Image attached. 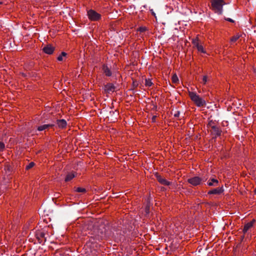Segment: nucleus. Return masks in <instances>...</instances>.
Wrapping results in <instances>:
<instances>
[{"mask_svg":"<svg viewBox=\"0 0 256 256\" xmlns=\"http://www.w3.org/2000/svg\"><path fill=\"white\" fill-rule=\"evenodd\" d=\"M58 125L60 128H64L66 126V122L64 120H58Z\"/></svg>","mask_w":256,"mask_h":256,"instance_id":"obj_9","label":"nucleus"},{"mask_svg":"<svg viewBox=\"0 0 256 256\" xmlns=\"http://www.w3.org/2000/svg\"><path fill=\"white\" fill-rule=\"evenodd\" d=\"M156 118V116H153V117L152 118V122H154Z\"/></svg>","mask_w":256,"mask_h":256,"instance_id":"obj_30","label":"nucleus"},{"mask_svg":"<svg viewBox=\"0 0 256 256\" xmlns=\"http://www.w3.org/2000/svg\"><path fill=\"white\" fill-rule=\"evenodd\" d=\"M146 214H148L150 212V206H147L146 208Z\"/></svg>","mask_w":256,"mask_h":256,"instance_id":"obj_26","label":"nucleus"},{"mask_svg":"<svg viewBox=\"0 0 256 256\" xmlns=\"http://www.w3.org/2000/svg\"><path fill=\"white\" fill-rule=\"evenodd\" d=\"M53 126L52 124H46L40 126H39L38 128V130L42 131L48 128H52Z\"/></svg>","mask_w":256,"mask_h":256,"instance_id":"obj_10","label":"nucleus"},{"mask_svg":"<svg viewBox=\"0 0 256 256\" xmlns=\"http://www.w3.org/2000/svg\"><path fill=\"white\" fill-rule=\"evenodd\" d=\"M172 83L174 84H178L179 82L178 78L176 74H174L172 77Z\"/></svg>","mask_w":256,"mask_h":256,"instance_id":"obj_16","label":"nucleus"},{"mask_svg":"<svg viewBox=\"0 0 256 256\" xmlns=\"http://www.w3.org/2000/svg\"><path fill=\"white\" fill-rule=\"evenodd\" d=\"M207 178L202 177L200 178L198 176H194L190 178H188V182L194 186H197L202 184V182H206L207 180Z\"/></svg>","mask_w":256,"mask_h":256,"instance_id":"obj_3","label":"nucleus"},{"mask_svg":"<svg viewBox=\"0 0 256 256\" xmlns=\"http://www.w3.org/2000/svg\"><path fill=\"white\" fill-rule=\"evenodd\" d=\"M253 222H248L244 226L243 231L244 232H246L250 228L252 227Z\"/></svg>","mask_w":256,"mask_h":256,"instance_id":"obj_13","label":"nucleus"},{"mask_svg":"<svg viewBox=\"0 0 256 256\" xmlns=\"http://www.w3.org/2000/svg\"><path fill=\"white\" fill-rule=\"evenodd\" d=\"M116 87L112 84H108L104 86V90L106 92L110 93L115 90Z\"/></svg>","mask_w":256,"mask_h":256,"instance_id":"obj_5","label":"nucleus"},{"mask_svg":"<svg viewBox=\"0 0 256 256\" xmlns=\"http://www.w3.org/2000/svg\"><path fill=\"white\" fill-rule=\"evenodd\" d=\"M212 6L215 12L218 14L222 13V6L226 4L224 0H212Z\"/></svg>","mask_w":256,"mask_h":256,"instance_id":"obj_2","label":"nucleus"},{"mask_svg":"<svg viewBox=\"0 0 256 256\" xmlns=\"http://www.w3.org/2000/svg\"><path fill=\"white\" fill-rule=\"evenodd\" d=\"M227 20H228V21H229V22H234V21H233V20H232V19H230V18H228Z\"/></svg>","mask_w":256,"mask_h":256,"instance_id":"obj_32","label":"nucleus"},{"mask_svg":"<svg viewBox=\"0 0 256 256\" xmlns=\"http://www.w3.org/2000/svg\"><path fill=\"white\" fill-rule=\"evenodd\" d=\"M224 192V189L222 187L217 188H214L211 190H210L208 192V194H222Z\"/></svg>","mask_w":256,"mask_h":256,"instance_id":"obj_6","label":"nucleus"},{"mask_svg":"<svg viewBox=\"0 0 256 256\" xmlns=\"http://www.w3.org/2000/svg\"><path fill=\"white\" fill-rule=\"evenodd\" d=\"M0 4H1V2H0Z\"/></svg>","mask_w":256,"mask_h":256,"instance_id":"obj_34","label":"nucleus"},{"mask_svg":"<svg viewBox=\"0 0 256 256\" xmlns=\"http://www.w3.org/2000/svg\"><path fill=\"white\" fill-rule=\"evenodd\" d=\"M4 148V144L3 142H0V152L2 151Z\"/></svg>","mask_w":256,"mask_h":256,"instance_id":"obj_24","label":"nucleus"},{"mask_svg":"<svg viewBox=\"0 0 256 256\" xmlns=\"http://www.w3.org/2000/svg\"><path fill=\"white\" fill-rule=\"evenodd\" d=\"M34 166V163L32 162L30 164H29L28 165L26 166V168L30 169V168H32V167H33Z\"/></svg>","mask_w":256,"mask_h":256,"instance_id":"obj_25","label":"nucleus"},{"mask_svg":"<svg viewBox=\"0 0 256 256\" xmlns=\"http://www.w3.org/2000/svg\"><path fill=\"white\" fill-rule=\"evenodd\" d=\"M40 236L42 237V238H44V234L43 232H40Z\"/></svg>","mask_w":256,"mask_h":256,"instance_id":"obj_28","label":"nucleus"},{"mask_svg":"<svg viewBox=\"0 0 256 256\" xmlns=\"http://www.w3.org/2000/svg\"><path fill=\"white\" fill-rule=\"evenodd\" d=\"M212 128L213 130V132L217 136H220L221 134V131L220 129L215 126H212Z\"/></svg>","mask_w":256,"mask_h":256,"instance_id":"obj_12","label":"nucleus"},{"mask_svg":"<svg viewBox=\"0 0 256 256\" xmlns=\"http://www.w3.org/2000/svg\"><path fill=\"white\" fill-rule=\"evenodd\" d=\"M66 54L65 52H62L60 55L58 57V60L59 61H62L63 60V57L66 56Z\"/></svg>","mask_w":256,"mask_h":256,"instance_id":"obj_18","label":"nucleus"},{"mask_svg":"<svg viewBox=\"0 0 256 256\" xmlns=\"http://www.w3.org/2000/svg\"><path fill=\"white\" fill-rule=\"evenodd\" d=\"M192 43L196 47L200 44L197 38L192 40Z\"/></svg>","mask_w":256,"mask_h":256,"instance_id":"obj_21","label":"nucleus"},{"mask_svg":"<svg viewBox=\"0 0 256 256\" xmlns=\"http://www.w3.org/2000/svg\"><path fill=\"white\" fill-rule=\"evenodd\" d=\"M139 30L140 32H144L145 30V28H140Z\"/></svg>","mask_w":256,"mask_h":256,"instance_id":"obj_29","label":"nucleus"},{"mask_svg":"<svg viewBox=\"0 0 256 256\" xmlns=\"http://www.w3.org/2000/svg\"><path fill=\"white\" fill-rule=\"evenodd\" d=\"M76 191L78 192H85L86 190L84 188H76Z\"/></svg>","mask_w":256,"mask_h":256,"instance_id":"obj_23","label":"nucleus"},{"mask_svg":"<svg viewBox=\"0 0 256 256\" xmlns=\"http://www.w3.org/2000/svg\"><path fill=\"white\" fill-rule=\"evenodd\" d=\"M151 12H152V15H154V16H155V15H156L155 13L154 12V11L152 10H151Z\"/></svg>","mask_w":256,"mask_h":256,"instance_id":"obj_31","label":"nucleus"},{"mask_svg":"<svg viewBox=\"0 0 256 256\" xmlns=\"http://www.w3.org/2000/svg\"><path fill=\"white\" fill-rule=\"evenodd\" d=\"M103 70L106 76H110L112 75V73L110 72V70L108 68V66H103Z\"/></svg>","mask_w":256,"mask_h":256,"instance_id":"obj_14","label":"nucleus"},{"mask_svg":"<svg viewBox=\"0 0 256 256\" xmlns=\"http://www.w3.org/2000/svg\"><path fill=\"white\" fill-rule=\"evenodd\" d=\"M152 82L150 79H146L145 80V85L147 86H152Z\"/></svg>","mask_w":256,"mask_h":256,"instance_id":"obj_20","label":"nucleus"},{"mask_svg":"<svg viewBox=\"0 0 256 256\" xmlns=\"http://www.w3.org/2000/svg\"><path fill=\"white\" fill-rule=\"evenodd\" d=\"M255 191H256V190H255Z\"/></svg>","mask_w":256,"mask_h":256,"instance_id":"obj_33","label":"nucleus"},{"mask_svg":"<svg viewBox=\"0 0 256 256\" xmlns=\"http://www.w3.org/2000/svg\"><path fill=\"white\" fill-rule=\"evenodd\" d=\"M180 112H176L174 114V117H178L179 116H180Z\"/></svg>","mask_w":256,"mask_h":256,"instance_id":"obj_27","label":"nucleus"},{"mask_svg":"<svg viewBox=\"0 0 256 256\" xmlns=\"http://www.w3.org/2000/svg\"><path fill=\"white\" fill-rule=\"evenodd\" d=\"M240 38V36L238 35V34H236V36H233L231 39H230V42H236Z\"/></svg>","mask_w":256,"mask_h":256,"instance_id":"obj_19","label":"nucleus"},{"mask_svg":"<svg viewBox=\"0 0 256 256\" xmlns=\"http://www.w3.org/2000/svg\"><path fill=\"white\" fill-rule=\"evenodd\" d=\"M188 95L192 100L198 107L206 105V101L198 95L196 92H189Z\"/></svg>","mask_w":256,"mask_h":256,"instance_id":"obj_1","label":"nucleus"},{"mask_svg":"<svg viewBox=\"0 0 256 256\" xmlns=\"http://www.w3.org/2000/svg\"><path fill=\"white\" fill-rule=\"evenodd\" d=\"M218 181L214 178H212L208 182L209 186H216L218 185Z\"/></svg>","mask_w":256,"mask_h":256,"instance_id":"obj_11","label":"nucleus"},{"mask_svg":"<svg viewBox=\"0 0 256 256\" xmlns=\"http://www.w3.org/2000/svg\"><path fill=\"white\" fill-rule=\"evenodd\" d=\"M88 18L92 21H96L101 18V15L92 10H90L88 12Z\"/></svg>","mask_w":256,"mask_h":256,"instance_id":"obj_4","label":"nucleus"},{"mask_svg":"<svg viewBox=\"0 0 256 256\" xmlns=\"http://www.w3.org/2000/svg\"><path fill=\"white\" fill-rule=\"evenodd\" d=\"M208 76H204L202 77V80L201 82L203 84H206V82H208Z\"/></svg>","mask_w":256,"mask_h":256,"instance_id":"obj_22","label":"nucleus"},{"mask_svg":"<svg viewBox=\"0 0 256 256\" xmlns=\"http://www.w3.org/2000/svg\"><path fill=\"white\" fill-rule=\"evenodd\" d=\"M43 51L46 54H51L54 51V48L52 46L48 44L43 48Z\"/></svg>","mask_w":256,"mask_h":256,"instance_id":"obj_7","label":"nucleus"},{"mask_svg":"<svg viewBox=\"0 0 256 256\" xmlns=\"http://www.w3.org/2000/svg\"><path fill=\"white\" fill-rule=\"evenodd\" d=\"M196 48L198 52L202 53H206V51L204 50L203 46L200 44Z\"/></svg>","mask_w":256,"mask_h":256,"instance_id":"obj_17","label":"nucleus"},{"mask_svg":"<svg viewBox=\"0 0 256 256\" xmlns=\"http://www.w3.org/2000/svg\"><path fill=\"white\" fill-rule=\"evenodd\" d=\"M157 180L158 181L162 184L165 185V186H168L170 184V182L167 181L166 179L163 178L162 177L158 176H156Z\"/></svg>","mask_w":256,"mask_h":256,"instance_id":"obj_8","label":"nucleus"},{"mask_svg":"<svg viewBox=\"0 0 256 256\" xmlns=\"http://www.w3.org/2000/svg\"><path fill=\"white\" fill-rule=\"evenodd\" d=\"M75 174L74 172H70L66 176L65 180L66 182H68L72 180L74 178Z\"/></svg>","mask_w":256,"mask_h":256,"instance_id":"obj_15","label":"nucleus"}]
</instances>
